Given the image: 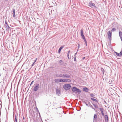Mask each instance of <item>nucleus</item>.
<instances>
[{
    "label": "nucleus",
    "instance_id": "obj_1",
    "mask_svg": "<svg viewBox=\"0 0 122 122\" xmlns=\"http://www.w3.org/2000/svg\"><path fill=\"white\" fill-rule=\"evenodd\" d=\"M63 87L65 90H68L70 89L71 86L69 84H66L63 85Z\"/></svg>",
    "mask_w": 122,
    "mask_h": 122
},
{
    "label": "nucleus",
    "instance_id": "obj_2",
    "mask_svg": "<svg viewBox=\"0 0 122 122\" xmlns=\"http://www.w3.org/2000/svg\"><path fill=\"white\" fill-rule=\"evenodd\" d=\"M108 37L110 41L112 40V32L111 30L109 31L107 33Z\"/></svg>",
    "mask_w": 122,
    "mask_h": 122
},
{
    "label": "nucleus",
    "instance_id": "obj_3",
    "mask_svg": "<svg viewBox=\"0 0 122 122\" xmlns=\"http://www.w3.org/2000/svg\"><path fill=\"white\" fill-rule=\"evenodd\" d=\"M71 81L69 79H61V82H70Z\"/></svg>",
    "mask_w": 122,
    "mask_h": 122
},
{
    "label": "nucleus",
    "instance_id": "obj_4",
    "mask_svg": "<svg viewBox=\"0 0 122 122\" xmlns=\"http://www.w3.org/2000/svg\"><path fill=\"white\" fill-rule=\"evenodd\" d=\"M72 91L74 92H75L76 91L77 92H81V91L80 90L76 87H74L72 89Z\"/></svg>",
    "mask_w": 122,
    "mask_h": 122
},
{
    "label": "nucleus",
    "instance_id": "obj_5",
    "mask_svg": "<svg viewBox=\"0 0 122 122\" xmlns=\"http://www.w3.org/2000/svg\"><path fill=\"white\" fill-rule=\"evenodd\" d=\"M81 35L82 39L84 40V41L86 40L85 37L83 35V31L82 29H81Z\"/></svg>",
    "mask_w": 122,
    "mask_h": 122
},
{
    "label": "nucleus",
    "instance_id": "obj_6",
    "mask_svg": "<svg viewBox=\"0 0 122 122\" xmlns=\"http://www.w3.org/2000/svg\"><path fill=\"white\" fill-rule=\"evenodd\" d=\"M89 6L92 8L95 7L96 8V7L95 6V4L92 2H90L89 3Z\"/></svg>",
    "mask_w": 122,
    "mask_h": 122
},
{
    "label": "nucleus",
    "instance_id": "obj_7",
    "mask_svg": "<svg viewBox=\"0 0 122 122\" xmlns=\"http://www.w3.org/2000/svg\"><path fill=\"white\" fill-rule=\"evenodd\" d=\"M39 84H37L36 86H35L34 88V91H37L39 88Z\"/></svg>",
    "mask_w": 122,
    "mask_h": 122
},
{
    "label": "nucleus",
    "instance_id": "obj_8",
    "mask_svg": "<svg viewBox=\"0 0 122 122\" xmlns=\"http://www.w3.org/2000/svg\"><path fill=\"white\" fill-rule=\"evenodd\" d=\"M60 76L61 77L66 78H69L70 77V76L69 75L67 74H66L64 75L61 76Z\"/></svg>",
    "mask_w": 122,
    "mask_h": 122
},
{
    "label": "nucleus",
    "instance_id": "obj_9",
    "mask_svg": "<svg viewBox=\"0 0 122 122\" xmlns=\"http://www.w3.org/2000/svg\"><path fill=\"white\" fill-rule=\"evenodd\" d=\"M99 109L100 110L101 112L102 115L103 116H104V114L103 112V110H104L102 108H100Z\"/></svg>",
    "mask_w": 122,
    "mask_h": 122
},
{
    "label": "nucleus",
    "instance_id": "obj_10",
    "mask_svg": "<svg viewBox=\"0 0 122 122\" xmlns=\"http://www.w3.org/2000/svg\"><path fill=\"white\" fill-rule=\"evenodd\" d=\"M61 79H57L55 80V81L56 82H60Z\"/></svg>",
    "mask_w": 122,
    "mask_h": 122
},
{
    "label": "nucleus",
    "instance_id": "obj_11",
    "mask_svg": "<svg viewBox=\"0 0 122 122\" xmlns=\"http://www.w3.org/2000/svg\"><path fill=\"white\" fill-rule=\"evenodd\" d=\"M63 47L62 46H61L60 47V48L59 49V50H58V52H59V53H60V52H61V50L62 49Z\"/></svg>",
    "mask_w": 122,
    "mask_h": 122
},
{
    "label": "nucleus",
    "instance_id": "obj_12",
    "mask_svg": "<svg viewBox=\"0 0 122 122\" xmlns=\"http://www.w3.org/2000/svg\"><path fill=\"white\" fill-rule=\"evenodd\" d=\"M91 99L92 101H95V102H97V103L98 102V101H97V100H96L94 98H91Z\"/></svg>",
    "mask_w": 122,
    "mask_h": 122
},
{
    "label": "nucleus",
    "instance_id": "obj_13",
    "mask_svg": "<svg viewBox=\"0 0 122 122\" xmlns=\"http://www.w3.org/2000/svg\"><path fill=\"white\" fill-rule=\"evenodd\" d=\"M83 90L87 92L88 89L87 88H84L83 89Z\"/></svg>",
    "mask_w": 122,
    "mask_h": 122
},
{
    "label": "nucleus",
    "instance_id": "obj_14",
    "mask_svg": "<svg viewBox=\"0 0 122 122\" xmlns=\"http://www.w3.org/2000/svg\"><path fill=\"white\" fill-rule=\"evenodd\" d=\"M104 117H105V118L106 120H107L108 119V117L107 115H105Z\"/></svg>",
    "mask_w": 122,
    "mask_h": 122
},
{
    "label": "nucleus",
    "instance_id": "obj_15",
    "mask_svg": "<svg viewBox=\"0 0 122 122\" xmlns=\"http://www.w3.org/2000/svg\"><path fill=\"white\" fill-rule=\"evenodd\" d=\"M97 117V116L96 114H95L94 116V119H96Z\"/></svg>",
    "mask_w": 122,
    "mask_h": 122
},
{
    "label": "nucleus",
    "instance_id": "obj_16",
    "mask_svg": "<svg viewBox=\"0 0 122 122\" xmlns=\"http://www.w3.org/2000/svg\"><path fill=\"white\" fill-rule=\"evenodd\" d=\"M116 30V29L115 28H114L112 29L111 31H112H112L113 32L114 31H115Z\"/></svg>",
    "mask_w": 122,
    "mask_h": 122
},
{
    "label": "nucleus",
    "instance_id": "obj_17",
    "mask_svg": "<svg viewBox=\"0 0 122 122\" xmlns=\"http://www.w3.org/2000/svg\"><path fill=\"white\" fill-rule=\"evenodd\" d=\"M115 53L116 54V55L118 56H120L119 54L117 52H115Z\"/></svg>",
    "mask_w": 122,
    "mask_h": 122
},
{
    "label": "nucleus",
    "instance_id": "obj_18",
    "mask_svg": "<svg viewBox=\"0 0 122 122\" xmlns=\"http://www.w3.org/2000/svg\"><path fill=\"white\" fill-rule=\"evenodd\" d=\"M122 51H121L119 54V56H122Z\"/></svg>",
    "mask_w": 122,
    "mask_h": 122
},
{
    "label": "nucleus",
    "instance_id": "obj_19",
    "mask_svg": "<svg viewBox=\"0 0 122 122\" xmlns=\"http://www.w3.org/2000/svg\"><path fill=\"white\" fill-rule=\"evenodd\" d=\"M84 41H85V44H86V46H87V41L86 40H85Z\"/></svg>",
    "mask_w": 122,
    "mask_h": 122
},
{
    "label": "nucleus",
    "instance_id": "obj_20",
    "mask_svg": "<svg viewBox=\"0 0 122 122\" xmlns=\"http://www.w3.org/2000/svg\"><path fill=\"white\" fill-rule=\"evenodd\" d=\"M51 104V102L49 101L48 102H47V104H46V105H48V104Z\"/></svg>",
    "mask_w": 122,
    "mask_h": 122
},
{
    "label": "nucleus",
    "instance_id": "obj_21",
    "mask_svg": "<svg viewBox=\"0 0 122 122\" xmlns=\"http://www.w3.org/2000/svg\"><path fill=\"white\" fill-rule=\"evenodd\" d=\"M53 108H52V109H53L55 108L56 107L55 106V105L54 104H53Z\"/></svg>",
    "mask_w": 122,
    "mask_h": 122
},
{
    "label": "nucleus",
    "instance_id": "obj_22",
    "mask_svg": "<svg viewBox=\"0 0 122 122\" xmlns=\"http://www.w3.org/2000/svg\"><path fill=\"white\" fill-rule=\"evenodd\" d=\"M13 12L14 14H15V9L13 10Z\"/></svg>",
    "mask_w": 122,
    "mask_h": 122
},
{
    "label": "nucleus",
    "instance_id": "obj_23",
    "mask_svg": "<svg viewBox=\"0 0 122 122\" xmlns=\"http://www.w3.org/2000/svg\"><path fill=\"white\" fill-rule=\"evenodd\" d=\"M62 62V60H61L59 61L60 62Z\"/></svg>",
    "mask_w": 122,
    "mask_h": 122
},
{
    "label": "nucleus",
    "instance_id": "obj_24",
    "mask_svg": "<svg viewBox=\"0 0 122 122\" xmlns=\"http://www.w3.org/2000/svg\"><path fill=\"white\" fill-rule=\"evenodd\" d=\"M67 56L68 59H69V54H67Z\"/></svg>",
    "mask_w": 122,
    "mask_h": 122
},
{
    "label": "nucleus",
    "instance_id": "obj_25",
    "mask_svg": "<svg viewBox=\"0 0 122 122\" xmlns=\"http://www.w3.org/2000/svg\"><path fill=\"white\" fill-rule=\"evenodd\" d=\"M34 81H33L31 83V84H30V85H31L33 82Z\"/></svg>",
    "mask_w": 122,
    "mask_h": 122
},
{
    "label": "nucleus",
    "instance_id": "obj_26",
    "mask_svg": "<svg viewBox=\"0 0 122 122\" xmlns=\"http://www.w3.org/2000/svg\"><path fill=\"white\" fill-rule=\"evenodd\" d=\"M70 52V50L69 51H68V54H69Z\"/></svg>",
    "mask_w": 122,
    "mask_h": 122
},
{
    "label": "nucleus",
    "instance_id": "obj_27",
    "mask_svg": "<svg viewBox=\"0 0 122 122\" xmlns=\"http://www.w3.org/2000/svg\"><path fill=\"white\" fill-rule=\"evenodd\" d=\"M13 17H15V14H14L13 15Z\"/></svg>",
    "mask_w": 122,
    "mask_h": 122
},
{
    "label": "nucleus",
    "instance_id": "obj_28",
    "mask_svg": "<svg viewBox=\"0 0 122 122\" xmlns=\"http://www.w3.org/2000/svg\"><path fill=\"white\" fill-rule=\"evenodd\" d=\"M91 97H93V96H94V95L93 94H91Z\"/></svg>",
    "mask_w": 122,
    "mask_h": 122
},
{
    "label": "nucleus",
    "instance_id": "obj_29",
    "mask_svg": "<svg viewBox=\"0 0 122 122\" xmlns=\"http://www.w3.org/2000/svg\"><path fill=\"white\" fill-rule=\"evenodd\" d=\"M34 64H35V62H34L33 63V64H32V66H33L34 65Z\"/></svg>",
    "mask_w": 122,
    "mask_h": 122
},
{
    "label": "nucleus",
    "instance_id": "obj_30",
    "mask_svg": "<svg viewBox=\"0 0 122 122\" xmlns=\"http://www.w3.org/2000/svg\"><path fill=\"white\" fill-rule=\"evenodd\" d=\"M15 121L16 122H17V120L16 118H15Z\"/></svg>",
    "mask_w": 122,
    "mask_h": 122
},
{
    "label": "nucleus",
    "instance_id": "obj_31",
    "mask_svg": "<svg viewBox=\"0 0 122 122\" xmlns=\"http://www.w3.org/2000/svg\"><path fill=\"white\" fill-rule=\"evenodd\" d=\"M85 57H84L82 59H83V60H84V59H85Z\"/></svg>",
    "mask_w": 122,
    "mask_h": 122
},
{
    "label": "nucleus",
    "instance_id": "obj_32",
    "mask_svg": "<svg viewBox=\"0 0 122 122\" xmlns=\"http://www.w3.org/2000/svg\"><path fill=\"white\" fill-rule=\"evenodd\" d=\"M36 61V60H35L34 62H35H35Z\"/></svg>",
    "mask_w": 122,
    "mask_h": 122
},
{
    "label": "nucleus",
    "instance_id": "obj_33",
    "mask_svg": "<svg viewBox=\"0 0 122 122\" xmlns=\"http://www.w3.org/2000/svg\"><path fill=\"white\" fill-rule=\"evenodd\" d=\"M37 60V58H36V61Z\"/></svg>",
    "mask_w": 122,
    "mask_h": 122
},
{
    "label": "nucleus",
    "instance_id": "obj_34",
    "mask_svg": "<svg viewBox=\"0 0 122 122\" xmlns=\"http://www.w3.org/2000/svg\"><path fill=\"white\" fill-rule=\"evenodd\" d=\"M23 119H24V117L23 118Z\"/></svg>",
    "mask_w": 122,
    "mask_h": 122
}]
</instances>
